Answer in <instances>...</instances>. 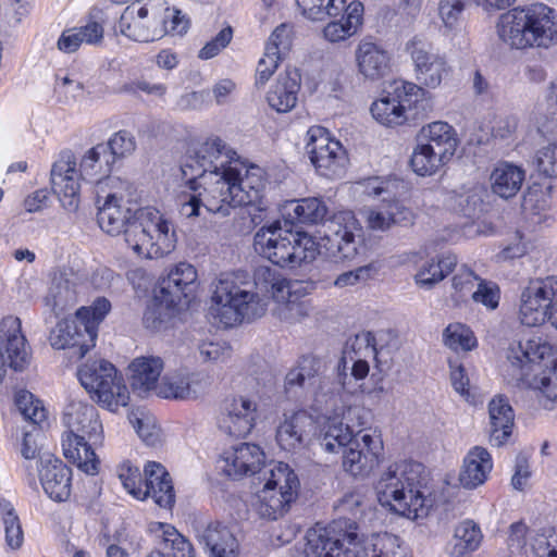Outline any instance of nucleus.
<instances>
[{
	"label": "nucleus",
	"instance_id": "f257e3e1",
	"mask_svg": "<svg viewBox=\"0 0 557 557\" xmlns=\"http://www.w3.org/2000/svg\"><path fill=\"white\" fill-rule=\"evenodd\" d=\"M348 375L338 373V380L324 379L314 393L311 409L317 418L325 420L321 446L325 451L343 450V468L352 476H367L380 463L383 441L375 430L367 428L371 412L349 403L355 389Z\"/></svg>",
	"mask_w": 557,
	"mask_h": 557
},
{
	"label": "nucleus",
	"instance_id": "f03ea898",
	"mask_svg": "<svg viewBox=\"0 0 557 557\" xmlns=\"http://www.w3.org/2000/svg\"><path fill=\"white\" fill-rule=\"evenodd\" d=\"M100 228L111 236L124 234L125 243L139 258L157 259L175 248L171 223L153 207L132 209L109 195L97 213Z\"/></svg>",
	"mask_w": 557,
	"mask_h": 557
},
{
	"label": "nucleus",
	"instance_id": "7ed1b4c3",
	"mask_svg": "<svg viewBox=\"0 0 557 557\" xmlns=\"http://www.w3.org/2000/svg\"><path fill=\"white\" fill-rule=\"evenodd\" d=\"M246 277L243 272L221 273L211 285L208 312L223 327L253 321L267 312V301L248 288Z\"/></svg>",
	"mask_w": 557,
	"mask_h": 557
},
{
	"label": "nucleus",
	"instance_id": "20e7f679",
	"mask_svg": "<svg viewBox=\"0 0 557 557\" xmlns=\"http://www.w3.org/2000/svg\"><path fill=\"white\" fill-rule=\"evenodd\" d=\"M497 34L515 49H548L557 44V12L540 2L513 8L500 15Z\"/></svg>",
	"mask_w": 557,
	"mask_h": 557
},
{
	"label": "nucleus",
	"instance_id": "39448f33",
	"mask_svg": "<svg viewBox=\"0 0 557 557\" xmlns=\"http://www.w3.org/2000/svg\"><path fill=\"white\" fill-rule=\"evenodd\" d=\"M423 472L424 466L412 460L391 465L375 485L381 506L409 519L426 515V498L421 492Z\"/></svg>",
	"mask_w": 557,
	"mask_h": 557
},
{
	"label": "nucleus",
	"instance_id": "423d86ee",
	"mask_svg": "<svg viewBox=\"0 0 557 557\" xmlns=\"http://www.w3.org/2000/svg\"><path fill=\"white\" fill-rule=\"evenodd\" d=\"M63 422L67 433L62 438V448L66 459L87 474L98 472L99 459L94 445L102 441V424L94 405L72 399L64 409Z\"/></svg>",
	"mask_w": 557,
	"mask_h": 557
},
{
	"label": "nucleus",
	"instance_id": "0eeeda50",
	"mask_svg": "<svg viewBox=\"0 0 557 557\" xmlns=\"http://www.w3.org/2000/svg\"><path fill=\"white\" fill-rule=\"evenodd\" d=\"M253 249L262 258L280 268L295 269L310 262L318 255L315 242L307 233L284 227L274 221L260 227L253 236Z\"/></svg>",
	"mask_w": 557,
	"mask_h": 557
},
{
	"label": "nucleus",
	"instance_id": "6e6552de",
	"mask_svg": "<svg viewBox=\"0 0 557 557\" xmlns=\"http://www.w3.org/2000/svg\"><path fill=\"white\" fill-rule=\"evenodd\" d=\"M227 173L207 174L195 183L187 182L190 193L183 196L180 214L186 219L202 216L203 212L227 216L232 209L243 207L236 201L234 181Z\"/></svg>",
	"mask_w": 557,
	"mask_h": 557
},
{
	"label": "nucleus",
	"instance_id": "1a4fd4ad",
	"mask_svg": "<svg viewBox=\"0 0 557 557\" xmlns=\"http://www.w3.org/2000/svg\"><path fill=\"white\" fill-rule=\"evenodd\" d=\"M259 479L263 487L258 492L253 507L261 518L276 520L294 502L299 487L298 476L287 463L271 461Z\"/></svg>",
	"mask_w": 557,
	"mask_h": 557
},
{
	"label": "nucleus",
	"instance_id": "9d476101",
	"mask_svg": "<svg viewBox=\"0 0 557 557\" xmlns=\"http://www.w3.org/2000/svg\"><path fill=\"white\" fill-rule=\"evenodd\" d=\"M165 0H135L120 16L115 32L137 42H151L168 34Z\"/></svg>",
	"mask_w": 557,
	"mask_h": 557
},
{
	"label": "nucleus",
	"instance_id": "9b49d317",
	"mask_svg": "<svg viewBox=\"0 0 557 557\" xmlns=\"http://www.w3.org/2000/svg\"><path fill=\"white\" fill-rule=\"evenodd\" d=\"M77 376L91 398L97 399L103 408L116 411L128 404L127 386L112 363L106 360L87 362L79 367Z\"/></svg>",
	"mask_w": 557,
	"mask_h": 557
},
{
	"label": "nucleus",
	"instance_id": "f8f14e48",
	"mask_svg": "<svg viewBox=\"0 0 557 557\" xmlns=\"http://www.w3.org/2000/svg\"><path fill=\"white\" fill-rule=\"evenodd\" d=\"M238 157L220 137H209L189 149L181 164L183 178L195 183L207 174L228 171Z\"/></svg>",
	"mask_w": 557,
	"mask_h": 557
},
{
	"label": "nucleus",
	"instance_id": "ddd939ff",
	"mask_svg": "<svg viewBox=\"0 0 557 557\" xmlns=\"http://www.w3.org/2000/svg\"><path fill=\"white\" fill-rule=\"evenodd\" d=\"M257 287L270 293L272 298L280 304L278 315L286 321H296L307 314L306 306L299 300L300 284L292 282L270 267H258L253 274Z\"/></svg>",
	"mask_w": 557,
	"mask_h": 557
},
{
	"label": "nucleus",
	"instance_id": "4468645a",
	"mask_svg": "<svg viewBox=\"0 0 557 557\" xmlns=\"http://www.w3.org/2000/svg\"><path fill=\"white\" fill-rule=\"evenodd\" d=\"M369 196H382V206L366 211L367 226L372 231L385 232L394 225L409 226L414 222V214L411 209L396 200L388 184L377 178L370 180L366 186Z\"/></svg>",
	"mask_w": 557,
	"mask_h": 557
},
{
	"label": "nucleus",
	"instance_id": "2eb2a0df",
	"mask_svg": "<svg viewBox=\"0 0 557 557\" xmlns=\"http://www.w3.org/2000/svg\"><path fill=\"white\" fill-rule=\"evenodd\" d=\"M306 150L317 172L324 177L341 176L347 163V156L341 141L331 137L322 126L308 129Z\"/></svg>",
	"mask_w": 557,
	"mask_h": 557
},
{
	"label": "nucleus",
	"instance_id": "dca6fc26",
	"mask_svg": "<svg viewBox=\"0 0 557 557\" xmlns=\"http://www.w3.org/2000/svg\"><path fill=\"white\" fill-rule=\"evenodd\" d=\"M406 51L413 63L417 86L435 89L450 73L451 67L446 58L433 51L432 45L420 36H414L406 44Z\"/></svg>",
	"mask_w": 557,
	"mask_h": 557
},
{
	"label": "nucleus",
	"instance_id": "f3484780",
	"mask_svg": "<svg viewBox=\"0 0 557 557\" xmlns=\"http://www.w3.org/2000/svg\"><path fill=\"white\" fill-rule=\"evenodd\" d=\"M424 96V90L411 82H395L393 91L375 100L370 108L371 114L380 124L394 127L407 121V109Z\"/></svg>",
	"mask_w": 557,
	"mask_h": 557
},
{
	"label": "nucleus",
	"instance_id": "a211bd4d",
	"mask_svg": "<svg viewBox=\"0 0 557 557\" xmlns=\"http://www.w3.org/2000/svg\"><path fill=\"white\" fill-rule=\"evenodd\" d=\"M557 298V276L531 280L520 295L519 319L523 325L543 324Z\"/></svg>",
	"mask_w": 557,
	"mask_h": 557
},
{
	"label": "nucleus",
	"instance_id": "6ab92c4d",
	"mask_svg": "<svg viewBox=\"0 0 557 557\" xmlns=\"http://www.w3.org/2000/svg\"><path fill=\"white\" fill-rule=\"evenodd\" d=\"M29 363L26 338L22 333V323L17 317L8 315L0 322V383L7 369L23 371Z\"/></svg>",
	"mask_w": 557,
	"mask_h": 557
},
{
	"label": "nucleus",
	"instance_id": "aec40b11",
	"mask_svg": "<svg viewBox=\"0 0 557 557\" xmlns=\"http://www.w3.org/2000/svg\"><path fill=\"white\" fill-rule=\"evenodd\" d=\"M325 237L344 260L354 259L362 248V228L351 211L334 214L326 223Z\"/></svg>",
	"mask_w": 557,
	"mask_h": 557
},
{
	"label": "nucleus",
	"instance_id": "412c9836",
	"mask_svg": "<svg viewBox=\"0 0 557 557\" xmlns=\"http://www.w3.org/2000/svg\"><path fill=\"white\" fill-rule=\"evenodd\" d=\"M79 169L72 152H63L51 169V185L63 208L75 211L79 203Z\"/></svg>",
	"mask_w": 557,
	"mask_h": 557
},
{
	"label": "nucleus",
	"instance_id": "4be33fe9",
	"mask_svg": "<svg viewBox=\"0 0 557 557\" xmlns=\"http://www.w3.org/2000/svg\"><path fill=\"white\" fill-rule=\"evenodd\" d=\"M265 455L260 446L243 443L223 453L218 468L228 478L237 480L267 470Z\"/></svg>",
	"mask_w": 557,
	"mask_h": 557
},
{
	"label": "nucleus",
	"instance_id": "5701e85b",
	"mask_svg": "<svg viewBox=\"0 0 557 557\" xmlns=\"http://www.w3.org/2000/svg\"><path fill=\"white\" fill-rule=\"evenodd\" d=\"M377 355L375 337L371 332H361L349 338L343 349V356L338 363L342 374L350 369V376L356 381L364 380L370 371L369 359H375Z\"/></svg>",
	"mask_w": 557,
	"mask_h": 557
},
{
	"label": "nucleus",
	"instance_id": "b1692460",
	"mask_svg": "<svg viewBox=\"0 0 557 557\" xmlns=\"http://www.w3.org/2000/svg\"><path fill=\"white\" fill-rule=\"evenodd\" d=\"M257 417V403L247 396H236L225 401L219 428L230 436L245 437L255 428Z\"/></svg>",
	"mask_w": 557,
	"mask_h": 557
},
{
	"label": "nucleus",
	"instance_id": "393cba45",
	"mask_svg": "<svg viewBox=\"0 0 557 557\" xmlns=\"http://www.w3.org/2000/svg\"><path fill=\"white\" fill-rule=\"evenodd\" d=\"M196 281V269L187 262H180L171 269L165 277L160 280L154 292L156 299L168 308H174L181 304L183 298L188 297Z\"/></svg>",
	"mask_w": 557,
	"mask_h": 557
},
{
	"label": "nucleus",
	"instance_id": "a878e982",
	"mask_svg": "<svg viewBox=\"0 0 557 557\" xmlns=\"http://www.w3.org/2000/svg\"><path fill=\"white\" fill-rule=\"evenodd\" d=\"M356 533H344L339 536H331L327 530L307 535L306 553L313 557H362V550L356 543Z\"/></svg>",
	"mask_w": 557,
	"mask_h": 557
},
{
	"label": "nucleus",
	"instance_id": "bb28decb",
	"mask_svg": "<svg viewBox=\"0 0 557 557\" xmlns=\"http://www.w3.org/2000/svg\"><path fill=\"white\" fill-rule=\"evenodd\" d=\"M228 176L234 181L237 193V202L243 206H252L260 201L265 187L264 171L255 164L247 165L239 158L233 166L228 168Z\"/></svg>",
	"mask_w": 557,
	"mask_h": 557
},
{
	"label": "nucleus",
	"instance_id": "cd10ccee",
	"mask_svg": "<svg viewBox=\"0 0 557 557\" xmlns=\"http://www.w3.org/2000/svg\"><path fill=\"white\" fill-rule=\"evenodd\" d=\"M550 352L552 346L540 336L511 343L507 349L508 371L511 377L522 380L530 363L543 360Z\"/></svg>",
	"mask_w": 557,
	"mask_h": 557
},
{
	"label": "nucleus",
	"instance_id": "c85d7f7f",
	"mask_svg": "<svg viewBox=\"0 0 557 557\" xmlns=\"http://www.w3.org/2000/svg\"><path fill=\"white\" fill-rule=\"evenodd\" d=\"M39 480L45 493L55 502H65L71 495L72 470L52 456L40 458Z\"/></svg>",
	"mask_w": 557,
	"mask_h": 557
},
{
	"label": "nucleus",
	"instance_id": "c756f323",
	"mask_svg": "<svg viewBox=\"0 0 557 557\" xmlns=\"http://www.w3.org/2000/svg\"><path fill=\"white\" fill-rule=\"evenodd\" d=\"M313 429V419L306 411L285 416L276 429V442L286 451L297 453L305 448Z\"/></svg>",
	"mask_w": 557,
	"mask_h": 557
},
{
	"label": "nucleus",
	"instance_id": "7c9ffc66",
	"mask_svg": "<svg viewBox=\"0 0 557 557\" xmlns=\"http://www.w3.org/2000/svg\"><path fill=\"white\" fill-rule=\"evenodd\" d=\"M77 319H61L50 331L49 343L54 349H73L71 358L82 359L95 346Z\"/></svg>",
	"mask_w": 557,
	"mask_h": 557
},
{
	"label": "nucleus",
	"instance_id": "2f4dec72",
	"mask_svg": "<svg viewBox=\"0 0 557 557\" xmlns=\"http://www.w3.org/2000/svg\"><path fill=\"white\" fill-rule=\"evenodd\" d=\"M144 473L145 499L151 497L159 507L171 509L175 504V492L166 469L159 462L149 461L144 468Z\"/></svg>",
	"mask_w": 557,
	"mask_h": 557
},
{
	"label": "nucleus",
	"instance_id": "473e14b6",
	"mask_svg": "<svg viewBox=\"0 0 557 557\" xmlns=\"http://www.w3.org/2000/svg\"><path fill=\"white\" fill-rule=\"evenodd\" d=\"M205 387L201 374L175 372L161 379L154 394L165 399H189L197 398Z\"/></svg>",
	"mask_w": 557,
	"mask_h": 557
},
{
	"label": "nucleus",
	"instance_id": "72a5a7b5",
	"mask_svg": "<svg viewBox=\"0 0 557 557\" xmlns=\"http://www.w3.org/2000/svg\"><path fill=\"white\" fill-rule=\"evenodd\" d=\"M300 90V74L298 70H286L278 74L274 84L267 92V102L271 109L278 113L292 111L298 101Z\"/></svg>",
	"mask_w": 557,
	"mask_h": 557
},
{
	"label": "nucleus",
	"instance_id": "f704fd0d",
	"mask_svg": "<svg viewBox=\"0 0 557 557\" xmlns=\"http://www.w3.org/2000/svg\"><path fill=\"white\" fill-rule=\"evenodd\" d=\"M490 442L502 446L508 442L515 425V412L509 400L497 395L488 403Z\"/></svg>",
	"mask_w": 557,
	"mask_h": 557
},
{
	"label": "nucleus",
	"instance_id": "c9c22d12",
	"mask_svg": "<svg viewBox=\"0 0 557 557\" xmlns=\"http://www.w3.org/2000/svg\"><path fill=\"white\" fill-rule=\"evenodd\" d=\"M129 370L133 391L139 396H145L150 392L156 393L163 370V361L154 356L138 357L132 361Z\"/></svg>",
	"mask_w": 557,
	"mask_h": 557
},
{
	"label": "nucleus",
	"instance_id": "e433bc0d",
	"mask_svg": "<svg viewBox=\"0 0 557 557\" xmlns=\"http://www.w3.org/2000/svg\"><path fill=\"white\" fill-rule=\"evenodd\" d=\"M358 72L369 81L383 78L389 71V55L381 46L361 41L356 50Z\"/></svg>",
	"mask_w": 557,
	"mask_h": 557
},
{
	"label": "nucleus",
	"instance_id": "4c0bfd02",
	"mask_svg": "<svg viewBox=\"0 0 557 557\" xmlns=\"http://www.w3.org/2000/svg\"><path fill=\"white\" fill-rule=\"evenodd\" d=\"M492 469L493 460L487 449L474 446L463 459L459 482L465 488H476L486 481Z\"/></svg>",
	"mask_w": 557,
	"mask_h": 557
},
{
	"label": "nucleus",
	"instance_id": "58836bf2",
	"mask_svg": "<svg viewBox=\"0 0 557 557\" xmlns=\"http://www.w3.org/2000/svg\"><path fill=\"white\" fill-rule=\"evenodd\" d=\"M524 180L525 171L522 166L500 161L491 172V190L502 199H510L519 193Z\"/></svg>",
	"mask_w": 557,
	"mask_h": 557
},
{
	"label": "nucleus",
	"instance_id": "ea45409f",
	"mask_svg": "<svg viewBox=\"0 0 557 557\" xmlns=\"http://www.w3.org/2000/svg\"><path fill=\"white\" fill-rule=\"evenodd\" d=\"M108 147L98 144L88 149L79 162V175L87 184H100L109 178L113 170V157L107 151Z\"/></svg>",
	"mask_w": 557,
	"mask_h": 557
},
{
	"label": "nucleus",
	"instance_id": "a19ab883",
	"mask_svg": "<svg viewBox=\"0 0 557 557\" xmlns=\"http://www.w3.org/2000/svg\"><path fill=\"white\" fill-rule=\"evenodd\" d=\"M417 140L430 145L433 150L448 160L455 154L459 141L455 128L444 121H435L422 126Z\"/></svg>",
	"mask_w": 557,
	"mask_h": 557
},
{
	"label": "nucleus",
	"instance_id": "79ce46f5",
	"mask_svg": "<svg viewBox=\"0 0 557 557\" xmlns=\"http://www.w3.org/2000/svg\"><path fill=\"white\" fill-rule=\"evenodd\" d=\"M76 301V293L71 282L66 278H54L48 294L44 298V320L46 324L52 323L67 308Z\"/></svg>",
	"mask_w": 557,
	"mask_h": 557
},
{
	"label": "nucleus",
	"instance_id": "37998d69",
	"mask_svg": "<svg viewBox=\"0 0 557 557\" xmlns=\"http://www.w3.org/2000/svg\"><path fill=\"white\" fill-rule=\"evenodd\" d=\"M339 21L330 22L323 28V37L329 42L344 41L357 33L362 23L363 4L360 1H351L342 13Z\"/></svg>",
	"mask_w": 557,
	"mask_h": 557
},
{
	"label": "nucleus",
	"instance_id": "c03bdc74",
	"mask_svg": "<svg viewBox=\"0 0 557 557\" xmlns=\"http://www.w3.org/2000/svg\"><path fill=\"white\" fill-rule=\"evenodd\" d=\"M200 541L209 549V557H235L238 542L231 530L220 522H211L200 535Z\"/></svg>",
	"mask_w": 557,
	"mask_h": 557
},
{
	"label": "nucleus",
	"instance_id": "a18cd8bd",
	"mask_svg": "<svg viewBox=\"0 0 557 557\" xmlns=\"http://www.w3.org/2000/svg\"><path fill=\"white\" fill-rule=\"evenodd\" d=\"M286 221L300 224H318L324 221L327 214V207L324 201L317 197H309L299 200H292L285 207Z\"/></svg>",
	"mask_w": 557,
	"mask_h": 557
},
{
	"label": "nucleus",
	"instance_id": "49530a36",
	"mask_svg": "<svg viewBox=\"0 0 557 557\" xmlns=\"http://www.w3.org/2000/svg\"><path fill=\"white\" fill-rule=\"evenodd\" d=\"M482 537L481 529L474 521L463 520L455 529L448 544V554L451 557H465L479 548Z\"/></svg>",
	"mask_w": 557,
	"mask_h": 557
},
{
	"label": "nucleus",
	"instance_id": "de8ad7c7",
	"mask_svg": "<svg viewBox=\"0 0 557 557\" xmlns=\"http://www.w3.org/2000/svg\"><path fill=\"white\" fill-rule=\"evenodd\" d=\"M456 267L457 257L455 255H442L437 260L426 261L416 273L414 281L420 287L430 289L451 273Z\"/></svg>",
	"mask_w": 557,
	"mask_h": 557
},
{
	"label": "nucleus",
	"instance_id": "09e8293b",
	"mask_svg": "<svg viewBox=\"0 0 557 557\" xmlns=\"http://www.w3.org/2000/svg\"><path fill=\"white\" fill-rule=\"evenodd\" d=\"M449 160L433 150L430 145L417 140V146L410 157L412 171L422 177L432 176L437 173Z\"/></svg>",
	"mask_w": 557,
	"mask_h": 557
},
{
	"label": "nucleus",
	"instance_id": "8fccbe9b",
	"mask_svg": "<svg viewBox=\"0 0 557 557\" xmlns=\"http://www.w3.org/2000/svg\"><path fill=\"white\" fill-rule=\"evenodd\" d=\"M110 309V301L104 297H99L91 306L82 307L76 311V319L84 327L91 344L95 343L97 338L99 324L103 321Z\"/></svg>",
	"mask_w": 557,
	"mask_h": 557
},
{
	"label": "nucleus",
	"instance_id": "3c124183",
	"mask_svg": "<svg viewBox=\"0 0 557 557\" xmlns=\"http://www.w3.org/2000/svg\"><path fill=\"white\" fill-rule=\"evenodd\" d=\"M345 2L346 0H296L302 15L311 21L342 15Z\"/></svg>",
	"mask_w": 557,
	"mask_h": 557
},
{
	"label": "nucleus",
	"instance_id": "603ef678",
	"mask_svg": "<svg viewBox=\"0 0 557 557\" xmlns=\"http://www.w3.org/2000/svg\"><path fill=\"white\" fill-rule=\"evenodd\" d=\"M0 517L7 546L13 550L18 549L24 543V533L13 505L5 499H0Z\"/></svg>",
	"mask_w": 557,
	"mask_h": 557
},
{
	"label": "nucleus",
	"instance_id": "864d4df0",
	"mask_svg": "<svg viewBox=\"0 0 557 557\" xmlns=\"http://www.w3.org/2000/svg\"><path fill=\"white\" fill-rule=\"evenodd\" d=\"M473 0H440L438 1V17L448 32L458 30L463 20V13L467 7Z\"/></svg>",
	"mask_w": 557,
	"mask_h": 557
},
{
	"label": "nucleus",
	"instance_id": "5fc2aeb1",
	"mask_svg": "<svg viewBox=\"0 0 557 557\" xmlns=\"http://www.w3.org/2000/svg\"><path fill=\"white\" fill-rule=\"evenodd\" d=\"M445 345L454 351H469L476 346L473 332L465 324L451 323L443 334Z\"/></svg>",
	"mask_w": 557,
	"mask_h": 557
},
{
	"label": "nucleus",
	"instance_id": "6e6d98bb",
	"mask_svg": "<svg viewBox=\"0 0 557 557\" xmlns=\"http://www.w3.org/2000/svg\"><path fill=\"white\" fill-rule=\"evenodd\" d=\"M15 405L25 420L39 424L46 420V409L42 403L26 391L20 389L14 396Z\"/></svg>",
	"mask_w": 557,
	"mask_h": 557
},
{
	"label": "nucleus",
	"instance_id": "4d7b16f0",
	"mask_svg": "<svg viewBox=\"0 0 557 557\" xmlns=\"http://www.w3.org/2000/svg\"><path fill=\"white\" fill-rule=\"evenodd\" d=\"M159 529L162 532L165 548L170 547L173 550L172 557H194L193 545L173 525L159 523Z\"/></svg>",
	"mask_w": 557,
	"mask_h": 557
},
{
	"label": "nucleus",
	"instance_id": "13d9d810",
	"mask_svg": "<svg viewBox=\"0 0 557 557\" xmlns=\"http://www.w3.org/2000/svg\"><path fill=\"white\" fill-rule=\"evenodd\" d=\"M117 475L128 494L138 500H145L143 492L145 480H143L138 467H134L129 462H123L119 467Z\"/></svg>",
	"mask_w": 557,
	"mask_h": 557
},
{
	"label": "nucleus",
	"instance_id": "bf43d9fd",
	"mask_svg": "<svg viewBox=\"0 0 557 557\" xmlns=\"http://www.w3.org/2000/svg\"><path fill=\"white\" fill-rule=\"evenodd\" d=\"M370 557H407V555L405 548L400 546L398 536L383 533L374 537Z\"/></svg>",
	"mask_w": 557,
	"mask_h": 557
},
{
	"label": "nucleus",
	"instance_id": "052dcab7",
	"mask_svg": "<svg viewBox=\"0 0 557 557\" xmlns=\"http://www.w3.org/2000/svg\"><path fill=\"white\" fill-rule=\"evenodd\" d=\"M535 389L540 404L546 409H553L557 403V363L549 375L535 379Z\"/></svg>",
	"mask_w": 557,
	"mask_h": 557
},
{
	"label": "nucleus",
	"instance_id": "680f3d73",
	"mask_svg": "<svg viewBox=\"0 0 557 557\" xmlns=\"http://www.w3.org/2000/svg\"><path fill=\"white\" fill-rule=\"evenodd\" d=\"M534 164L540 174L557 177V141L541 147L535 153Z\"/></svg>",
	"mask_w": 557,
	"mask_h": 557
},
{
	"label": "nucleus",
	"instance_id": "e2e57ef3",
	"mask_svg": "<svg viewBox=\"0 0 557 557\" xmlns=\"http://www.w3.org/2000/svg\"><path fill=\"white\" fill-rule=\"evenodd\" d=\"M471 297L475 304L483 305L488 310H495L499 305L500 289L496 283L480 278Z\"/></svg>",
	"mask_w": 557,
	"mask_h": 557
},
{
	"label": "nucleus",
	"instance_id": "0e129e2a",
	"mask_svg": "<svg viewBox=\"0 0 557 557\" xmlns=\"http://www.w3.org/2000/svg\"><path fill=\"white\" fill-rule=\"evenodd\" d=\"M103 146L108 147L107 151L113 157L115 163L116 159L124 158L135 150L136 141L128 131H119Z\"/></svg>",
	"mask_w": 557,
	"mask_h": 557
},
{
	"label": "nucleus",
	"instance_id": "69168bd1",
	"mask_svg": "<svg viewBox=\"0 0 557 557\" xmlns=\"http://www.w3.org/2000/svg\"><path fill=\"white\" fill-rule=\"evenodd\" d=\"M377 272L379 267L375 263H369L339 274L334 281V286L338 288L355 286L372 278Z\"/></svg>",
	"mask_w": 557,
	"mask_h": 557
},
{
	"label": "nucleus",
	"instance_id": "338daca9",
	"mask_svg": "<svg viewBox=\"0 0 557 557\" xmlns=\"http://www.w3.org/2000/svg\"><path fill=\"white\" fill-rule=\"evenodd\" d=\"M198 349L202 361L224 362L232 355V348L225 341H203Z\"/></svg>",
	"mask_w": 557,
	"mask_h": 557
},
{
	"label": "nucleus",
	"instance_id": "774afa93",
	"mask_svg": "<svg viewBox=\"0 0 557 557\" xmlns=\"http://www.w3.org/2000/svg\"><path fill=\"white\" fill-rule=\"evenodd\" d=\"M272 50L273 48H265L263 57L258 62L255 82L258 88L268 83L283 59Z\"/></svg>",
	"mask_w": 557,
	"mask_h": 557
}]
</instances>
